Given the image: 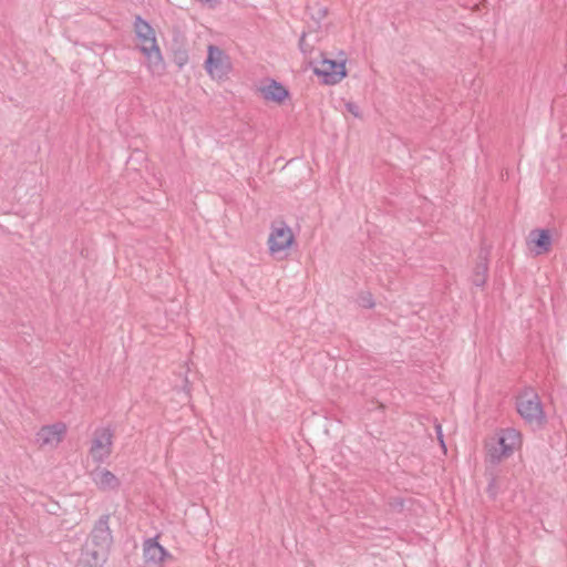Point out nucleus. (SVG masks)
<instances>
[{
    "instance_id": "nucleus-1",
    "label": "nucleus",
    "mask_w": 567,
    "mask_h": 567,
    "mask_svg": "<svg viewBox=\"0 0 567 567\" xmlns=\"http://www.w3.org/2000/svg\"><path fill=\"white\" fill-rule=\"evenodd\" d=\"M109 519V515H103L99 518L91 532V545H93V548H90V544L86 545V553L92 557L95 565L103 564L106 560L113 542Z\"/></svg>"
},
{
    "instance_id": "nucleus-2",
    "label": "nucleus",
    "mask_w": 567,
    "mask_h": 567,
    "mask_svg": "<svg viewBox=\"0 0 567 567\" xmlns=\"http://www.w3.org/2000/svg\"><path fill=\"white\" fill-rule=\"evenodd\" d=\"M516 410L528 424L540 425L545 420L538 393L530 386L524 388L516 398Z\"/></svg>"
},
{
    "instance_id": "nucleus-3",
    "label": "nucleus",
    "mask_w": 567,
    "mask_h": 567,
    "mask_svg": "<svg viewBox=\"0 0 567 567\" xmlns=\"http://www.w3.org/2000/svg\"><path fill=\"white\" fill-rule=\"evenodd\" d=\"M134 32L140 41V50L145 58L154 64L163 62L161 49L157 44L155 30L153 27L144 20L141 16H136L134 19Z\"/></svg>"
},
{
    "instance_id": "nucleus-4",
    "label": "nucleus",
    "mask_w": 567,
    "mask_h": 567,
    "mask_svg": "<svg viewBox=\"0 0 567 567\" xmlns=\"http://www.w3.org/2000/svg\"><path fill=\"white\" fill-rule=\"evenodd\" d=\"M113 446V431L110 427H97L93 432V439L90 447V455L95 463L105 462Z\"/></svg>"
},
{
    "instance_id": "nucleus-5",
    "label": "nucleus",
    "mask_w": 567,
    "mask_h": 567,
    "mask_svg": "<svg viewBox=\"0 0 567 567\" xmlns=\"http://www.w3.org/2000/svg\"><path fill=\"white\" fill-rule=\"evenodd\" d=\"M205 68L213 79L221 80L226 78L231 70L230 59L221 49L210 44L208 47Z\"/></svg>"
},
{
    "instance_id": "nucleus-6",
    "label": "nucleus",
    "mask_w": 567,
    "mask_h": 567,
    "mask_svg": "<svg viewBox=\"0 0 567 567\" xmlns=\"http://www.w3.org/2000/svg\"><path fill=\"white\" fill-rule=\"evenodd\" d=\"M313 72L322 78L323 83L333 85L339 83L347 75L343 61L337 62L331 59H322L313 66Z\"/></svg>"
},
{
    "instance_id": "nucleus-7",
    "label": "nucleus",
    "mask_w": 567,
    "mask_h": 567,
    "mask_svg": "<svg viewBox=\"0 0 567 567\" xmlns=\"http://www.w3.org/2000/svg\"><path fill=\"white\" fill-rule=\"evenodd\" d=\"M143 557L145 567H164L166 560L173 559L171 553L158 544L157 537L144 540Z\"/></svg>"
},
{
    "instance_id": "nucleus-8",
    "label": "nucleus",
    "mask_w": 567,
    "mask_h": 567,
    "mask_svg": "<svg viewBox=\"0 0 567 567\" xmlns=\"http://www.w3.org/2000/svg\"><path fill=\"white\" fill-rule=\"evenodd\" d=\"M292 243L293 235L290 227L282 221L272 225L271 233L268 238L269 250L272 255L288 249Z\"/></svg>"
},
{
    "instance_id": "nucleus-9",
    "label": "nucleus",
    "mask_w": 567,
    "mask_h": 567,
    "mask_svg": "<svg viewBox=\"0 0 567 567\" xmlns=\"http://www.w3.org/2000/svg\"><path fill=\"white\" fill-rule=\"evenodd\" d=\"M65 432L66 426L63 423L42 426L37 433V442L41 446H55L62 441Z\"/></svg>"
},
{
    "instance_id": "nucleus-10",
    "label": "nucleus",
    "mask_w": 567,
    "mask_h": 567,
    "mask_svg": "<svg viewBox=\"0 0 567 567\" xmlns=\"http://www.w3.org/2000/svg\"><path fill=\"white\" fill-rule=\"evenodd\" d=\"M520 443L522 435L519 431L513 427L503 430L498 439L501 455H511Z\"/></svg>"
},
{
    "instance_id": "nucleus-11",
    "label": "nucleus",
    "mask_w": 567,
    "mask_h": 567,
    "mask_svg": "<svg viewBox=\"0 0 567 567\" xmlns=\"http://www.w3.org/2000/svg\"><path fill=\"white\" fill-rule=\"evenodd\" d=\"M95 485L102 491H117L120 488V480L109 470L99 468L91 473Z\"/></svg>"
},
{
    "instance_id": "nucleus-12",
    "label": "nucleus",
    "mask_w": 567,
    "mask_h": 567,
    "mask_svg": "<svg viewBox=\"0 0 567 567\" xmlns=\"http://www.w3.org/2000/svg\"><path fill=\"white\" fill-rule=\"evenodd\" d=\"M261 96L266 101L281 103L289 95V91L276 80H268V82L259 89Z\"/></svg>"
},
{
    "instance_id": "nucleus-13",
    "label": "nucleus",
    "mask_w": 567,
    "mask_h": 567,
    "mask_svg": "<svg viewBox=\"0 0 567 567\" xmlns=\"http://www.w3.org/2000/svg\"><path fill=\"white\" fill-rule=\"evenodd\" d=\"M529 239L537 247V254L548 252L551 246V237L548 229H534L529 233Z\"/></svg>"
},
{
    "instance_id": "nucleus-14",
    "label": "nucleus",
    "mask_w": 567,
    "mask_h": 567,
    "mask_svg": "<svg viewBox=\"0 0 567 567\" xmlns=\"http://www.w3.org/2000/svg\"><path fill=\"white\" fill-rule=\"evenodd\" d=\"M487 255L488 251L485 249H482L480 252V261L476 265L472 279L473 284L477 287H483L486 282L488 271Z\"/></svg>"
},
{
    "instance_id": "nucleus-15",
    "label": "nucleus",
    "mask_w": 567,
    "mask_h": 567,
    "mask_svg": "<svg viewBox=\"0 0 567 567\" xmlns=\"http://www.w3.org/2000/svg\"><path fill=\"white\" fill-rule=\"evenodd\" d=\"M308 34L302 32L299 39V49L303 54L310 53L313 50V45L307 41Z\"/></svg>"
},
{
    "instance_id": "nucleus-16",
    "label": "nucleus",
    "mask_w": 567,
    "mask_h": 567,
    "mask_svg": "<svg viewBox=\"0 0 567 567\" xmlns=\"http://www.w3.org/2000/svg\"><path fill=\"white\" fill-rule=\"evenodd\" d=\"M507 456L508 455H501V449L498 444L489 450V457L492 463H498L503 457Z\"/></svg>"
},
{
    "instance_id": "nucleus-17",
    "label": "nucleus",
    "mask_w": 567,
    "mask_h": 567,
    "mask_svg": "<svg viewBox=\"0 0 567 567\" xmlns=\"http://www.w3.org/2000/svg\"><path fill=\"white\" fill-rule=\"evenodd\" d=\"M360 302H361V306L364 308H373L374 307V302H373L372 296L370 293L362 296L360 298Z\"/></svg>"
},
{
    "instance_id": "nucleus-18",
    "label": "nucleus",
    "mask_w": 567,
    "mask_h": 567,
    "mask_svg": "<svg viewBox=\"0 0 567 567\" xmlns=\"http://www.w3.org/2000/svg\"><path fill=\"white\" fill-rule=\"evenodd\" d=\"M327 13H328L327 8L320 7L317 9L316 12L311 13V16L317 21H320L321 19L326 18Z\"/></svg>"
},
{
    "instance_id": "nucleus-19",
    "label": "nucleus",
    "mask_w": 567,
    "mask_h": 567,
    "mask_svg": "<svg viewBox=\"0 0 567 567\" xmlns=\"http://www.w3.org/2000/svg\"><path fill=\"white\" fill-rule=\"evenodd\" d=\"M346 109L348 112H350L352 115H354L355 117H359L360 116V109L357 104L354 103H347L346 104Z\"/></svg>"
},
{
    "instance_id": "nucleus-20",
    "label": "nucleus",
    "mask_w": 567,
    "mask_h": 567,
    "mask_svg": "<svg viewBox=\"0 0 567 567\" xmlns=\"http://www.w3.org/2000/svg\"><path fill=\"white\" fill-rule=\"evenodd\" d=\"M435 431H436V434H437V439L440 441V444L443 449H445V443H444V439H443V433H442V426L441 424H436L435 425Z\"/></svg>"
},
{
    "instance_id": "nucleus-21",
    "label": "nucleus",
    "mask_w": 567,
    "mask_h": 567,
    "mask_svg": "<svg viewBox=\"0 0 567 567\" xmlns=\"http://www.w3.org/2000/svg\"><path fill=\"white\" fill-rule=\"evenodd\" d=\"M202 4H205L209 8H215L220 0H198Z\"/></svg>"
}]
</instances>
